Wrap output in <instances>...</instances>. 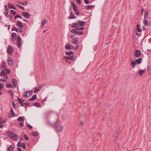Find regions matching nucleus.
<instances>
[{"label": "nucleus", "instance_id": "49530a36", "mask_svg": "<svg viewBox=\"0 0 151 151\" xmlns=\"http://www.w3.org/2000/svg\"><path fill=\"white\" fill-rule=\"evenodd\" d=\"M11 114L13 116H14L15 115L14 112L12 109L11 110Z\"/></svg>", "mask_w": 151, "mask_h": 151}, {"label": "nucleus", "instance_id": "a878e982", "mask_svg": "<svg viewBox=\"0 0 151 151\" xmlns=\"http://www.w3.org/2000/svg\"><path fill=\"white\" fill-rule=\"evenodd\" d=\"M40 86L35 87V88L34 93H35L39 91L40 90Z\"/></svg>", "mask_w": 151, "mask_h": 151}, {"label": "nucleus", "instance_id": "f257e3e1", "mask_svg": "<svg viewBox=\"0 0 151 151\" xmlns=\"http://www.w3.org/2000/svg\"><path fill=\"white\" fill-rule=\"evenodd\" d=\"M79 30L78 29H72L71 32L73 34H76L77 35H83V32Z\"/></svg>", "mask_w": 151, "mask_h": 151}, {"label": "nucleus", "instance_id": "338daca9", "mask_svg": "<svg viewBox=\"0 0 151 151\" xmlns=\"http://www.w3.org/2000/svg\"><path fill=\"white\" fill-rule=\"evenodd\" d=\"M79 30H82L84 29V28L83 27H80V29H78Z\"/></svg>", "mask_w": 151, "mask_h": 151}, {"label": "nucleus", "instance_id": "8fccbe9b", "mask_svg": "<svg viewBox=\"0 0 151 151\" xmlns=\"http://www.w3.org/2000/svg\"><path fill=\"white\" fill-rule=\"evenodd\" d=\"M32 91H29V93H28V97H29L30 96H31L32 94Z\"/></svg>", "mask_w": 151, "mask_h": 151}, {"label": "nucleus", "instance_id": "37998d69", "mask_svg": "<svg viewBox=\"0 0 151 151\" xmlns=\"http://www.w3.org/2000/svg\"><path fill=\"white\" fill-rule=\"evenodd\" d=\"M24 139L26 140H28V137L27 136L26 134H24Z\"/></svg>", "mask_w": 151, "mask_h": 151}, {"label": "nucleus", "instance_id": "c9c22d12", "mask_svg": "<svg viewBox=\"0 0 151 151\" xmlns=\"http://www.w3.org/2000/svg\"><path fill=\"white\" fill-rule=\"evenodd\" d=\"M4 71L5 72H6V75L7 74H8L10 73V71L9 69H6L5 70H4Z\"/></svg>", "mask_w": 151, "mask_h": 151}, {"label": "nucleus", "instance_id": "2f4dec72", "mask_svg": "<svg viewBox=\"0 0 151 151\" xmlns=\"http://www.w3.org/2000/svg\"><path fill=\"white\" fill-rule=\"evenodd\" d=\"M65 53L66 55H70V54L72 55L73 54V52L71 51H70L69 52L67 51H66Z\"/></svg>", "mask_w": 151, "mask_h": 151}, {"label": "nucleus", "instance_id": "ddd939ff", "mask_svg": "<svg viewBox=\"0 0 151 151\" xmlns=\"http://www.w3.org/2000/svg\"><path fill=\"white\" fill-rule=\"evenodd\" d=\"M16 25L17 26L19 27H22L23 24L20 21H18L16 23Z\"/></svg>", "mask_w": 151, "mask_h": 151}, {"label": "nucleus", "instance_id": "1a4fd4ad", "mask_svg": "<svg viewBox=\"0 0 151 151\" xmlns=\"http://www.w3.org/2000/svg\"><path fill=\"white\" fill-rule=\"evenodd\" d=\"M13 61L12 60V58L11 57H9L8 60V65L11 66H12L13 65Z\"/></svg>", "mask_w": 151, "mask_h": 151}, {"label": "nucleus", "instance_id": "09e8293b", "mask_svg": "<svg viewBox=\"0 0 151 151\" xmlns=\"http://www.w3.org/2000/svg\"><path fill=\"white\" fill-rule=\"evenodd\" d=\"M46 21V20L45 19L42 22V27H43L45 24V21Z\"/></svg>", "mask_w": 151, "mask_h": 151}, {"label": "nucleus", "instance_id": "a211bd4d", "mask_svg": "<svg viewBox=\"0 0 151 151\" xmlns=\"http://www.w3.org/2000/svg\"><path fill=\"white\" fill-rule=\"evenodd\" d=\"M69 17L71 19H74L76 18V17L75 15L72 12H71L70 13Z\"/></svg>", "mask_w": 151, "mask_h": 151}, {"label": "nucleus", "instance_id": "6ab92c4d", "mask_svg": "<svg viewBox=\"0 0 151 151\" xmlns=\"http://www.w3.org/2000/svg\"><path fill=\"white\" fill-rule=\"evenodd\" d=\"M142 58H139L138 59H136L135 62L137 64H140L142 63Z\"/></svg>", "mask_w": 151, "mask_h": 151}, {"label": "nucleus", "instance_id": "e433bc0d", "mask_svg": "<svg viewBox=\"0 0 151 151\" xmlns=\"http://www.w3.org/2000/svg\"><path fill=\"white\" fill-rule=\"evenodd\" d=\"M16 6L20 8V9H22L23 10H24L25 9L23 7V6H20L19 4H17L16 5Z\"/></svg>", "mask_w": 151, "mask_h": 151}, {"label": "nucleus", "instance_id": "a19ab883", "mask_svg": "<svg viewBox=\"0 0 151 151\" xmlns=\"http://www.w3.org/2000/svg\"><path fill=\"white\" fill-rule=\"evenodd\" d=\"M6 122V121L3 120L1 117H0V124H3Z\"/></svg>", "mask_w": 151, "mask_h": 151}, {"label": "nucleus", "instance_id": "412c9836", "mask_svg": "<svg viewBox=\"0 0 151 151\" xmlns=\"http://www.w3.org/2000/svg\"><path fill=\"white\" fill-rule=\"evenodd\" d=\"M27 93H29V91H27L24 92L23 95V97L24 98L28 97V95L27 94Z\"/></svg>", "mask_w": 151, "mask_h": 151}, {"label": "nucleus", "instance_id": "2eb2a0df", "mask_svg": "<svg viewBox=\"0 0 151 151\" xmlns=\"http://www.w3.org/2000/svg\"><path fill=\"white\" fill-rule=\"evenodd\" d=\"M14 148V146L13 145H10L8 148V151H13Z\"/></svg>", "mask_w": 151, "mask_h": 151}, {"label": "nucleus", "instance_id": "58836bf2", "mask_svg": "<svg viewBox=\"0 0 151 151\" xmlns=\"http://www.w3.org/2000/svg\"><path fill=\"white\" fill-rule=\"evenodd\" d=\"M6 75V72H5L4 71L2 70L1 72L0 76H3L4 75Z\"/></svg>", "mask_w": 151, "mask_h": 151}, {"label": "nucleus", "instance_id": "4d7b16f0", "mask_svg": "<svg viewBox=\"0 0 151 151\" xmlns=\"http://www.w3.org/2000/svg\"><path fill=\"white\" fill-rule=\"evenodd\" d=\"M84 2L86 4H88L89 3V1L88 0H84Z\"/></svg>", "mask_w": 151, "mask_h": 151}, {"label": "nucleus", "instance_id": "0e129e2a", "mask_svg": "<svg viewBox=\"0 0 151 151\" xmlns=\"http://www.w3.org/2000/svg\"><path fill=\"white\" fill-rule=\"evenodd\" d=\"M24 104L26 106H27L29 104L28 103H25Z\"/></svg>", "mask_w": 151, "mask_h": 151}, {"label": "nucleus", "instance_id": "5fc2aeb1", "mask_svg": "<svg viewBox=\"0 0 151 151\" xmlns=\"http://www.w3.org/2000/svg\"><path fill=\"white\" fill-rule=\"evenodd\" d=\"M27 126H28V127L29 128V129H30V130L32 129V126H31V125H30L29 124H28Z\"/></svg>", "mask_w": 151, "mask_h": 151}, {"label": "nucleus", "instance_id": "ea45409f", "mask_svg": "<svg viewBox=\"0 0 151 151\" xmlns=\"http://www.w3.org/2000/svg\"><path fill=\"white\" fill-rule=\"evenodd\" d=\"M10 12L13 15H14L17 14L16 12L12 10H10Z\"/></svg>", "mask_w": 151, "mask_h": 151}, {"label": "nucleus", "instance_id": "f8f14e48", "mask_svg": "<svg viewBox=\"0 0 151 151\" xmlns=\"http://www.w3.org/2000/svg\"><path fill=\"white\" fill-rule=\"evenodd\" d=\"M65 48L68 50H70L73 48V46L70 44H68L65 45Z\"/></svg>", "mask_w": 151, "mask_h": 151}, {"label": "nucleus", "instance_id": "052dcab7", "mask_svg": "<svg viewBox=\"0 0 151 151\" xmlns=\"http://www.w3.org/2000/svg\"><path fill=\"white\" fill-rule=\"evenodd\" d=\"M3 77L5 79H6L8 78V76L6 75H5L3 76Z\"/></svg>", "mask_w": 151, "mask_h": 151}, {"label": "nucleus", "instance_id": "cd10ccee", "mask_svg": "<svg viewBox=\"0 0 151 151\" xmlns=\"http://www.w3.org/2000/svg\"><path fill=\"white\" fill-rule=\"evenodd\" d=\"M73 56H66L65 57V58L67 59L68 60H72V59L73 58Z\"/></svg>", "mask_w": 151, "mask_h": 151}, {"label": "nucleus", "instance_id": "c03bdc74", "mask_svg": "<svg viewBox=\"0 0 151 151\" xmlns=\"http://www.w3.org/2000/svg\"><path fill=\"white\" fill-rule=\"evenodd\" d=\"M6 86L8 88H12V85L11 84H6Z\"/></svg>", "mask_w": 151, "mask_h": 151}, {"label": "nucleus", "instance_id": "423d86ee", "mask_svg": "<svg viewBox=\"0 0 151 151\" xmlns=\"http://www.w3.org/2000/svg\"><path fill=\"white\" fill-rule=\"evenodd\" d=\"M16 45L18 48H20L21 46V39L19 35L17 36Z\"/></svg>", "mask_w": 151, "mask_h": 151}, {"label": "nucleus", "instance_id": "473e14b6", "mask_svg": "<svg viewBox=\"0 0 151 151\" xmlns=\"http://www.w3.org/2000/svg\"><path fill=\"white\" fill-rule=\"evenodd\" d=\"M17 120L19 121L24 122V119L22 117L20 116L17 119Z\"/></svg>", "mask_w": 151, "mask_h": 151}, {"label": "nucleus", "instance_id": "e2e57ef3", "mask_svg": "<svg viewBox=\"0 0 151 151\" xmlns=\"http://www.w3.org/2000/svg\"><path fill=\"white\" fill-rule=\"evenodd\" d=\"M78 27V26L77 25H76V26H74L73 25L71 26V27L72 28H77Z\"/></svg>", "mask_w": 151, "mask_h": 151}, {"label": "nucleus", "instance_id": "4be33fe9", "mask_svg": "<svg viewBox=\"0 0 151 151\" xmlns=\"http://www.w3.org/2000/svg\"><path fill=\"white\" fill-rule=\"evenodd\" d=\"M8 6L9 9H12L15 10H16L17 9L13 5H10L9 4H8Z\"/></svg>", "mask_w": 151, "mask_h": 151}, {"label": "nucleus", "instance_id": "6e6552de", "mask_svg": "<svg viewBox=\"0 0 151 151\" xmlns=\"http://www.w3.org/2000/svg\"><path fill=\"white\" fill-rule=\"evenodd\" d=\"M141 52L140 50H135V55L136 58H138L140 56Z\"/></svg>", "mask_w": 151, "mask_h": 151}, {"label": "nucleus", "instance_id": "bb28decb", "mask_svg": "<svg viewBox=\"0 0 151 151\" xmlns=\"http://www.w3.org/2000/svg\"><path fill=\"white\" fill-rule=\"evenodd\" d=\"M136 63L135 61H134L133 60H132L131 65L132 66L133 68H135Z\"/></svg>", "mask_w": 151, "mask_h": 151}, {"label": "nucleus", "instance_id": "f704fd0d", "mask_svg": "<svg viewBox=\"0 0 151 151\" xmlns=\"http://www.w3.org/2000/svg\"><path fill=\"white\" fill-rule=\"evenodd\" d=\"M148 15V11L147 10L145 12L144 18H146V17H147Z\"/></svg>", "mask_w": 151, "mask_h": 151}, {"label": "nucleus", "instance_id": "79ce46f5", "mask_svg": "<svg viewBox=\"0 0 151 151\" xmlns=\"http://www.w3.org/2000/svg\"><path fill=\"white\" fill-rule=\"evenodd\" d=\"M21 146L24 149H25L26 148L25 144L24 143H22V145Z\"/></svg>", "mask_w": 151, "mask_h": 151}, {"label": "nucleus", "instance_id": "864d4df0", "mask_svg": "<svg viewBox=\"0 0 151 151\" xmlns=\"http://www.w3.org/2000/svg\"><path fill=\"white\" fill-rule=\"evenodd\" d=\"M19 125L21 127H23L24 126V123L22 122H21L19 123Z\"/></svg>", "mask_w": 151, "mask_h": 151}, {"label": "nucleus", "instance_id": "a18cd8bd", "mask_svg": "<svg viewBox=\"0 0 151 151\" xmlns=\"http://www.w3.org/2000/svg\"><path fill=\"white\" fill-rule=\"evenodd\" d=\"M28 4L27 1H25L24 3H20V4L22 5H23L27 6Z\"/></svg>", "mask_w": 151, "mask_h": 151}, {"label": "nucleus", "instance_id": "9d476101", "mask_svg": "<svg viewBox=\"0 0 151 151\" xmlns=\"http://www.w3.org/2000/svg\"><path fill=\"white\" fill-rule=\"evenodd\" d=\"M12 39V40L13 42L15 41L17 39V34L15 33H12L11 34Z\"/></svg>", "mask_w": 151, "mask_h": 151}, {"label": "nucleus", "instance_id": "3c124183", "mask_svg": "<svg viewBox=\"0 0 151 151\" xmlns=\"http://www.w3.org/2000/svg\"><path fill=\"white\" fill-rule=\"evenodd\" d=\"M4 87V85L3 84H1L0 83V90L2 89Z\"/></svg>", "mask_w": 151, "mask_h": 151}, {"label": "nucleus", "instance_id": "774afa93", "mask_svg": "<svg viewBox=\"0 0 151 151\" xmlns=\"http://www.w3.org/2000/svg\"><path fill=\"white\" fill-rule=\"evenodd\" d=\"M17 150L19 151H22V149L20 147H18L17 148Z\"/></svg>", "mask_w": 151, "mask_h": 151}, {"label": "nucleus", "instance_id": "9b49d317", "mask_svg": "<svg viewBox=\"0 0 151 151\" xmlns=\"http://www.w3.org/2000/svg\"><path fill=\"white\" fill-rule=\"evenodd\" d=\"M63 128V127L62 126H57L55 128V130L57 132H59L61 131Z\"/></svg>", "mask_w": 151, "mask_h": 151}, {"label": "nucleus", "instance_id": "393cba45", "mask_svg": "<svg viewBox=\"0 0 151 151\" xmlns=\"http://www.w3.org/2000/svg\"><path fill=\"white\" fill-rule=\"evenodd\" d=\"M37 96L36 95H34L31 98L29 99V100L30 101H33L35 100Z\"/></svg>", "mask_w": 151, "mask_h": 151}, {"label": "nucleus", "instance_id": "603ef678", "mask_svg": "<svg viewBox=\"0 0 151 151\" xmlns=\"http://www.w3.org/2000/svg\"><path fill=\"white\" fill-rule=\"evenodd\" d=\"M22 145V143L21 142L19 141L17 144V146L19 147V146H21Z\"/></svg>", "mask_w": 151, "mask_h": 151}, {"label": "nucleus", "instance_id": "72a5a7b5", "mask_svg": "<svg viewBox=\"0 0 151 151\" xmlns=\"http://www.w3.org/2000/svg\"><path fill=\"white\" fill-rule=\"evenodd\" d=\"M147 70L148 72V73L149 75L150 74V73H149V71L150 70H151V67L150 65H149L147 66Z\"/></svg>", "mask_w": 151, "mask_h": 151}, {"label": "nucleus", "instance_id": "13d9d810", "mask_svg": "<svg viewBox=\"0 0 151 151\" xmlns=\"http://www.w3.org/2000/svg\"><path fill=\"white\" fill-rule=\"evenodd\" d=\"M8 13L7 11H6L4 13V14L5 15L6 17H8Z\"/></svg>", "mask_w": 151, "mask_h": 151}, {"label": "nucleus", "instance_id": "6e6d98bb", "mask_svg": "<svg viewBox=\"0 0 151 151\" xmlns=\"http://www.w3.org/2000/svg\"><path fill=\"white\" fill-rule=\"evenodd\" d=\"M4 9L5 10V11H8V10H9L7 8V5H5L4 6Z\"/></svg>", "mask_w": 151, "mask_h": 151}, {"label": "nucleus", "instance_id": "b1692460", "mask_svg": "<svg viewBox=\"0 0 151 151\" xmlns=\"http://www.w3.org/2000/svg\"><path fill=\"white\" fill-rule=\"evenodd\" d=\"M143 23L145 26H147V25L148 24V21L147 18H144L143 20Z\"/></svg>", "mask_w": 151, "mask_h": 151}, {"label": "nucleus", "instance_id": "4c0bfd02", "mask_svg": "<svg viewBox=\"0 0 151 151\" xmlns=\"http://www.w3.org/2000/svg\"><path fill=\"white\" fill-rule=\"evenodd\" d=\"M93 6H94L93 5H88V6H86V7L87 8V9H91Z\"/></svg>", "mask_w": 151, "mask_h": 151}, {"label": "nucleus", "instance_id": "c756f323", "mask_svg": "<svg viewBox=\"0 0 151 151\" xmlns=\"http://www.w3.org/2000/svg\"><path fill=\"white\" fill-rule=\"evenodd\" d=\"M140 26L139 24H138L137 25V31L139 32H141L142 31V29H140Z\"/></svg>", "mask_w": 151, "mask_h": 151}, {"label": "nucleus", "instance_id": "7ed1b4c3", "mask_svg": "<svg viewBox=\"0 0 151 151\" xmlns=\"http://www.w3.org/2000/svg\"><path fill=\"white\" fill-rule=\"evenodd\" d=\"M73 41L72 42V43L76 45L74 49L75 50H76L78 47V38H75L73 39Z\"/></svg>", "mask_w": 151, "mask_h": 151}, {"label": "nucleus", "instance_id": "bf43d9fd", "mask_svg": "<svg viewBox=\"0 0 151 151\" xmlns=\"http://www.w3.org/2000/svg\"><path fill=\"white\" fill-rule=\"evenodd\" d=\"M12 106H13L14 108V109H15L16 108V106L15 104L13 102H12Z\"/></svg>", "mask_w": 151, "mask_h": 151}, {"label": "nucleus", "instance_id": "4468645a", "mask_svg": "<svg viewBox=\"0 0 151 151\" xmlns=\"http://www.w3.org/2000/svg\"><path fill=\"white\" fill-rule=\"evenodd\" d=\"M12 31H16L17 32H22V29H18L16 27L12 28Z\"/></svg>", "mask_w": 151, "mask_h": 151}, {"label": "nucleus", "instance_id": "f03ea898", "mask_svg": "<svg viewBox=\"0 0 151 151\" xmlns=\"http://www.w3.org/2000/svg\"><path fill=\"white\" fill-rule=\"evenodd\" d=\"M8 136L13 140H15L17 139L16 134L13 132H9Z\"/></svg>", "mask_w": 151, "mask_h": 151}, {"label": "nucleus", "instance_id": "f3484780", "mask_svg": "<svg viewBox=\"0 0 151 151\" xmlns=\"http://www.w3.org/2000/svg\"><path fill=\"white\" fill-rule=\"evenodd\" d=\"M72 5L73 6V9L74 11L78 10L77 6L73 3H72Z\"/></svg>", "mask_w": 151, "mask_h": 151}, {"label": "nucleus", "instance_id": "0eeeda50", "mask_svg": "<svg viewBox=\"0 0 151 151\" xmlns=\"http://www.w3.org/2000/svg\"><path fill=\"white\" fill-rule=\"evenodd\" d=\"M22 14L24 17L27 19L30 18L31 15L28 12H22Z\"/></svg>", "mask_w": 151, "mask_h": 151}, {"label": "nucleus", "instance_id": "69168bd1", "mask_svg": "<svg viewBox=\"0 0 151 151\" xmlns=\"http://www.w3.org/2000/svg\"><path fill=\"white\" fill-rule=\"evenodd\" d=\"M78 4H80L81 3V0H76Z\"/></svg>", "mask_w": 151, "mask_h": 151}, {"label": "nucleus", "instance_id": "aec40b11", "mask_svg": "<svg viewBox=\"0 0 151 151\" xmlns=\"http://www.w3.org/2000/svg\"><path fill=\"white\" fill-rule=\"evenodd\" d=\"M145 69L144 70H140L138 72V73L139 74L140 76H141L145 72Z\"/></svg>", "mask_w": 151, "mask_h": 151}, {"label": "nucleus", "instance_id": "20e7f679", "mask_svg": "<svg viewBox=\"0 0 151 151\" xmlns=\"http://www.w3.org/2000/svg\"><path fill=\"white\" fill-rule=\"evenodd\" d=\"M85 24V22L80 21V20H79L78 21V22H74V23L73 24V25H77L78 26V25H80L81 26H84Z\"/></svg>", "mask_w": 151, "mask_h": 151}, {"label": "nucleus", "instance_id": "dca6fc26", "mask_svg": "<svg viewBox=\"0 0 151 151\" xmlns=\"http://www.w3.org/2000/svg\"><path fill=\"white\" fill-rule=\"evenodd\" d=\"M17 100H18V102L22 106H24V101L21 100L19 98H17Z\"/></svg>", "mask_w": 151, "mask_h": 151}, {"label": "nucleus", "instance_id": "680f3d73", "mask_svg": "<svg viewBox=\"0 0 151 151\" xmlns=\"http://www.w3.org/2000/svg\"><path fill=\"white\" fill-rule=\"evenodd\" d=\"M46 98H45V99L42 102V104H44V103H45V101H46Z\"/></svg>", "mask_w": 151, "mask_h": 151}, {"label": "nucleus", "instance_id": "c85d7f7f", "mask_svg": "<svg viewBox=\"0 0 151 151\" xmlns=\"http://www.w3.org/2000/svg\"><path fill=\"white\" fill-rule=\"evenodd\" d=\"M33 106H36L37 107H39L40 106V104L38 102H36L34 104Z\"/></svg>", "mask_w": 151, "mask_h": 151}, {"label": "nucleus", "instance_id": "7c9ffc66", "mask_svg": "<svg viewBox=\"0 0 151 151\" xmlns=\"http://www.w3.org/2000/svg\"><path fill=\"white\" fill-rule=\"evenodd\" d=\"M38 134L37 132H32V135L34 136L35 137H36L38 135Z\"/></svg>", "mask_w": 151, "mask_h": 151}, {"label": "nucleus", "instance_id": "de8ad7c7", "mask_svg": "<svg viewBox=\"0 0 151 151\" xmlns=\"http://www.w3.org/2000/svg\"><path fill=\"white\" fill-rule=\"evenodd\" d=\"M75 13L77 15H78L79 14V12L78 10L75 11Z\"/></svg>", "mask_w": 151, "mask_h": 151}, {"label": "nucleus", "instance_id": "5701e85b", "mask_svg": "<svg viewBox=\"0 0 151 151\" xmlns=\"http://www.w3.org/2000/svg\"><path fill=\"white\" fill-rule=\"evenodd\" d=\"M12 83L13 84V86H16V84L17 83V82L16 81V80L14 78H13L12 79Z\"/></svg>", "mask_w": 151, "mask_h": 151}, {"label": "nucleus", "instance_id": "39448f33", "mask_svg": "<svg viewBox=\"0 0 151 151\" xmlns=\"http://www.w3.org/2000/svg\"><path fill=\"white\" fill-rule=\"evenodd\" d=\"M14 48L11 45H9L8 46L7 51L9 54L10 55H12V52L14 50Z\"/></svg>", "mask_w": 151, "mask_h": 151}]
</instances>
